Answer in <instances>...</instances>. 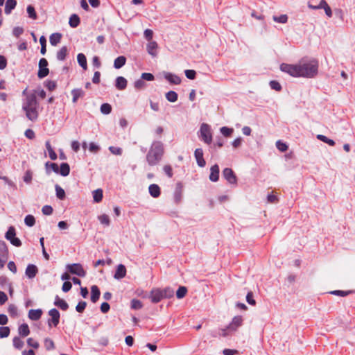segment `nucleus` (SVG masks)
Segmentation results:
<instances>
[{
    "mask_svg": "<svg viewBox=\"0 0 355 355\" xmlns=\"http://www.w3.org/2000/svg\"><path fill=\"white\" fill-rule=\"evenodd\" d=\"M318 60L314 58L308 61L302 59L298 64H295L282 63L280 65V70L282 72L295 78H315L318 73Z\"/></svg>",
    "mask_w": 355,
    "mask_h": 355,
    "instance_id": "obj_1",
    "label": "nucleus"
},
{
    "mask_svg": "<svg viewBox=\"0 0 355 355\" xmlns=\"http://www.w3.org/2000/svg\"><path fill=\"white\" fill-rule=\"evenodd\" d=\"M164 154V144L160 141H153L146 155V162L149 166H155L162 159Z\"/></svg>",
    "mask_w": 355,
    "mask_h": 355,
    "instance_id": "obj_2",
    "label": "nucleus"
},
{
    "mask_svg": "<svg viewBox=\"0 0 355 355\" xmlns=\"http://www.w3.org/2000/svg\"><path fill=\"white\" fill-rule=\"evenodd\" d=\"M199 137L207 144H210L212 142V134L211 127L207 123H202L200 125L199 130Z\"/></svg>",
    "mask_w": 355,
    "mask_h": 355,
    "instance_id": "obj_3",
    "label": "nucleus"
},
{
    "mask_svg": "<svg viewBox=\"0 0 355 355\" xmlns=\"http://www.w3.org/2000/svg\"><path fill=\"white\" fill-rule=\"evenodd\" d=\"M5 238L15 247H20L22 245L21 240L16 236V230L13 226L8 227L6 232Z\"/></svg>",
    "mask_w": 355,
    "mask_h": 355,
    "instance_id": "obj_4",
    "label": "nucleus"
},
{
    "mask_svg": "<svg viewBox=\"0 0 355 355\" xmlns=\"http://www.w3.org/2000/svg\"><path fill=\"white\" fill-rule=\"evenodd\" d=\"M66 268L73 275H76L80 277H84L86 275V271L80 263L67 264Z\"/></svg>",
    "mask_w": 355,
    "mask_h": 355,
    "instance_id": "obj_5",
    "label": "nucleus"
},
{
    "mask_svg": "<svg viewBox=\"0 0 355 355\" xmlns=\"http://www.w3.org/2000/svg\"><path fill=\"white\" fill-rule=\"evenodd\" d=\"M312 1H313V0L309 1L308 2V7L310 9L319 10L323 8L324 10L325 14L329 17H332V10L325 0H321L317 6H312Z\"/></svg>",
    "mask_w": 355,
    "mask_h": 355,
    "instance_id": "obj_6",
    "label": "nucleus"
},
{
    "mask_svg": "<svg viewBox=\"0 0 355 355\" xmlns=\"http://www.w3.org/2000/svg\"><path fill=\"white\" fill-rule=\"evenodd\" d=\"M49 315L51 316V318L48 319L47 323L49 327H56L59 322L60 318V314L58 309L53 308L49 311Z\"/></svg>",
    "mask_w": 355,
    "mask_h": 355,
    "instance_id": "obj_7",
    "label": "nucleus"
},
{
    "mask_svg": "<svg viewBox=\"0 0 355 355\" xmlns=\"http://www.w3.org/2000/svg\"><path fill=\"white\" fill-rule=\"evenodd\" d=\"M48 61L46 58H41L39 61V69L37 71V76L42 79L47 76L49 73V69L48 68Z\"/></svg>",
    "mask_w": 355,
    "mask_h": 355,
    "instance_id": "obj_8",
    "label": "nucleus"
},
{
    "mask_svg": "<svg viewBox=\"0 0 355 355\" xmlns=\"http://www.w3.org/2000/svg\"><path fill=\"white\" fill-rule=\"evenodd\" d=\"M223 177L228 183L232 185L237 184V177L233 170L230 168H225L222 172Z\"/></svg>",
    "mask_w": 355,
    "mask_h": 355,
    "instance_id": "obj_9",
    "label": "nucleus"
},
{
    "mask_svg": "<svg viewBox=\"0 0 355 355\" xmlns=\"http://www.w3.org/2000/svg\"><path fill=\"white\" fill-rule=\"evenodd\" d=\"M37 101L35 94H27L24 100L22 108L26 109L31 107H37Z\"/></svg>",
    "mask_w": 355,
    "mask_h": 355,
    "instance_id": "obj_10",
    "label": "nucleus"
},
{
    "mask_svg": "<svg viewBox=\"0 0 355 355\" xmlns=\"http://www.w3.org/2000/svg\"><path fill=\"white\" fill-rule=\"evenodd\" d=\"M149 298L150 299L151 302L154 304H157L162 300L164 299L161 291V288L152 289L150 293Z\"/></svg>",
    "mask_w": 355,
    "mask_h": 355,
    "instance_id": "obj_11",
    "label": "nucleus"
},
{
    "mask_svg": "<svg viewBox=\"0 0 355 355\" xmlns=\"http://www.w3.org/2000/svg\"><path fill=\"white\" fill-rule=\"evenodd\" d=\"M243 319L241 315L234 316L232 322L227 327L228 330L236 331L239 327L243 324Z\"/></svg>",
    "mask_w": 355,
    "mask_h": 355,
    "instance_id": "obj_12",
    "label": "nucleus"
},
{
    "mask_svg": "<svg viewBox=\"0 0 355 355\" xmlns=\"http://www.w3.org/2000/svg\"><path fill=\"white\" fill-rule=\"evenodd\" d=\"M182 191L183 186L181 182H178L176 184V187L173 194L174 202L176 205H178L181 202L182 198Z\"/></svg>",
    "mask_w": 355,
    "mask_h": 355,
    "instance_id": "obj_13",
    "label": "nucleus"
},
{
    "mask_svg": "<svg viewBox=\"0 0 355 355\" xmlns=\"http://www.w3.org/2000/svg\"><path fill=\"white\" fill-rule=\"evenodd\" d=\"M194 157L198 166L204 167L206 165V162L203 157V150L202 148H196L194 152Z\"/></svg>",
    "mask_w": 355,
    "mask_h": 355,
    "instance_id": "obj_14",
    "label": "nucleus"
},
{
    "mask_svg": "<svg viewBox=\"0 0 355 355\" xmlns=\"http://www.w3.org/2000/svg\"><path fill=\"white\" fill-rule=\"evenodd\" d=\"M23 110L26 112V116L29 120L34 121L37 119L38 113L37 111V107H31Z\"/></svg>",
    "mask_w": 355,
    "mask_h": 355,
    "instance_id": "obj_15",
    "label": "nucleus"
},
{
    "mask_svg": "<svg viewBox=\"0 0 355 355\" xmlns=\"http://www.w3.org/2000/svg\"><path fill=\"white\" fill-rule=\"evenodd\" d=\"M220 169L218 164L213 165L210 168L209 180L211 182H216L219 180Z\"/></svg>",
    "mask_w": 355,
    "mask_h": 355,
    "instance_id": "obj_16",
    "label": "nucleus"
},
{
    "mask_svg": "<svg viewBox=\"0 0 355 355\" xmlns=\"http://www.w3.org/2000/svg\"><path fill=\"white\" fill-rule=\"evenodd\" d=\"M38 272L37 267L34 264H28L26 268L25 274L29 279L34 278Z\"/></svg>",
    "mask_w": 355,
    "mask_h": 355,
    "instance_id": "obj_17",
    "label": "nucleus"
},
{
    "mask_svg": "<svg viewBox=\"0 0 355 355\" xmlns=\"http://www.w3.org/2000/svg\"><path fill=\"white\" fill-rule=\"evenodd\" d=\"M126 275V268L123 264H119L117 266L116 272L114 273V277L116 279H121L123 278Z\"/></svg>",
    "mask_w": 355,
    "mask_h": 355,
    "instance_id": "obj_18",
    "label": "nucleus"
},
{
    "mask_svg": "<svg viewBox=\"0 0 355 355\" xmlns=\"http://www.w3.org/2000/svg\"><path fill=\"white\" fill-rule=\"evenodd\" d=\"M42 310L40 309H31L28 311V318L30 320L33 321H37L40 320L42 315Z\"/></svg>",
    "mask_w": 355,
    "mask_h": 355,
    "instance_id": "obj_19",
    "label": "nucleus"
},
{
    "mask_svg": "<svg viewBox=\"0 0 355 355\" xmlns=\"http://www.w3.org/2000/svg\"><path fill=\"white\" fill-rule=\"evenodd\" d=\"M164 78L171 84L180 85L181 83V78L178 76L173 74L171 73H166L164 75Z\"/></svg>",
    "mask_w": 355,
    "mask_h": 355,
    "instance_id": "obj_20",
    "label": "nucleus"
},
{
    "mask_svg": "<svg viewBox=\"0 0 355 355\" xmlns=\"http://www.w3.org/2000/svg\"><path fill=\"white\" fill-rule=\"evenodd\" d=\"M72 102L76 103L79 98H83L85 95V92L81 88H76L71 90Z\"/></svg>",
    "mask_w": 355,
    "mask_h": 355,
    "instance_id": "obj_21",
    "label": "nucleus"
},
{
    "mask_svg": "<svg viewBox=\"0 0 355 355\" xmlns=\"http://www.w3.org/2000/svg\"><path fill=\"white\" fill-rule=\"evenodd\" d=\"M128 81L123 76H118L115 80V87L119 90H123L127 87Z\"/></svg>",
    "mask_w": 355,
    "mask_h": 355,
    "instance_id": "obj_22",
    "label": "nucleus"
},
{
    "mask_svg": "<svg viewBox=\"0 0 355 355\" xmlns=\"http://www.w3.org/2000/svg\"><path fill=\"white\" fill-rule=\"evenodd\" d=\"M54 305L60 308L62 311H67L69 309V304L65 300L60 298L58 295L55 297Z\"/></svg>",
    "mask_w": 355,
    "mask_h": 355,
    "instance_id": "obj_23",
    "label": "nucleus"
},
{
    "mask_svg": "<svg viewBox=\"0 0 355 355\" xmlns=\"http://www.w3.org/2000/svg\"><path fill=\"white\" fill-rule=\"evenodd\" d=\"M101 292L98 287L96 285H93L91 287V301L93 303H96L100 297Z\"/></svg>",
    "mask_w": 355,
    "mask_h": 355,
    "instance_id": "obj_24",
    "label": "nucleus"
},
{
    "mask_svg": "<svg viewBox=\"0 0 355 355\" xmlns=\"http://www.w3.org/2000/svg\"><path fill=\"white\" fill-rule=\"evenodd\" d=\"M148 191L150 195L155 198L159 197L161 194L160 187L156 184H150L148 187Z\"/></svg>",
    "mask_w": 355,
    "mask_h": 355,
    "instance_id": "obj_25",
    "label": "nucleus"
},
{
    "mask_svg": "<svg viewBox=\"0 0 355 355\" xmlns=\"http://www.w3.org/2000/svg\"><path fill=\"white\" fill-rule=\"evenodd\" d=\"M80 24V19L77 14H72L69 19V25L71 28H76Z\"/></svg>",
    "mask_w": 355,
    "mask_h": 355,
    "instance_id": "obj_26",
    "label": "nucleus"
},
{
    "mask_svg": "<svg viewBox=\"0 0 355 355\" xmlns=\"http://www.w3.org/2000/svg\"><path fill=\"white\" fill-rule=\"evenodd\" d=\"M126 60V58L123 55L117 57L114 61V67L116 69H121L125 64Z\"/></svg>",
    "mask_w": 355,
    "mask_h": 355,
    "instance_id": "obj_27",
    "label": "nucleus"
},
{
    "mask_svg": "<svg viewBox=\"0 0 355 355\" xmlns=\"http://www.w3.org/2000/svg\"><path fill=\"white\" fill-rule=\"evenodd\" d=\"M17 6V1L16 0H7L5 5V13L6 15H9L12 10L15 8Z\"/></svg>",
    "mask_w": 355,
    "mask_h": 355,
    "instance_id": "obj_28",
    "label": "nucleus"
},
{
    "mask_svg": "<svg viewBox=\"0 0 355 355\" xmlns=\"http://www.w3.org/2000/svg\"><path fill=\"white\" fill-rule=\"evenodd\" d=\"M70 173V166L68 163L63 162L60 164L59 167V173L62 176L66 177Z\"/></svg>",
    "mask_w": 355,
    "mask_h": 355,
    "instance_id": "obj_29",
    "label": "nucleus"
},
{
    "mask_svg": "<svg viewBox=\"0 0 355 355\" xmlns=\"http://www.w3.org/2000/svg\"><path fill=\"white\" fill-rule=\"evenodd\" d=\"M68 54V48L66 46L61 47V49L57 52L56 58L60 61H63L66 59Z\"/></svg>",
    "mask_w": 355,
    "mask_h": 355,
    "instance_id": "obj_30",
    "label": "nucleus"
},
{
    "mask_svg": "<svg viewBox=\"0 0 355 355\" xmlns=\"http://www.w3.org/2000/svg\"><path fill=\"white\" fill-rule=\"evenodd\" d=\"M77 61L78 64L84 69L86 70L87 69V58L86 56L82 53H80L77 55Z\"/></svg>",
    "mask_w": 355,
    "mask_h": 355,
    "instance_id": "obj_31",
    "label": "nucleus"
},
{
    "mask_svg": "<svg viewBox=\"0 0 355 355\" xmlns=\"http://www.w3.org/2000/svg\"><path fill=\"white\" fill-rule=\"evenodd\" d=\"M18 333L22 337H26L30 334L28 325L26 323L21 324L18 327Z\"/></svg>",
    "mask_w": 355,
    "mask_h": 355,
    "instance_id": "obj_32",
    "label": "nucleus"
},
{
    "mask_svg": "<svg viewBox=\"0 0 355 355\" xmlns=\"http://www.w3.org/2000/svg\"><path fill=\"white\" fill-rule=\"evenodd\" d=\"M62 36V34L60 33H55L51 34L49 37L51 44L52 46H56L58 43H60Z\"/></svg>",
    "mask_w": 355,
    "mask_h": 355,
    "instance_id": "obj_33",
    "label": "nucleus"
},
{
    "mask_svg": "<svg viewBox=\"0 0 355 355\" xmlns=\"http://www.w3.org/2000/svg\"><path fill=\"white\" fill-rule=\"evenodd\" d=\"M45 167H46V173H48V174H49L51 173V170H49V168H51V170L54 173H55L57 174L59 173V166L56 163L47 162L45 164Z\"/></svg>",
    "mask_w": 355,
    "mask_h": 355,
    "instance_id": "obj_34",
    "label": "nucleus"
},
{
    "mask_svg": "<svg viewBox=\"0 0 355 355\" xmlns=\"http://www.w3.org/2000/svg\"><path fill=\"white\" fill-rule=\"evenodd\" d=\"M8 254V249L6 242L0 241V257L7 259Z\"/></svg>",
    "mask_w": 355,
    "mask_h": 355,
    "instance_id": "obj_35",
    "label": "nucleus"
},
{
    "mask_svg": "<svg viewBox=\"0 0 355 355\" xmlns=\"http://www.w3.org/2000/svg\"><path fill=\"white\" fill-rule=\"evenodd\" d=\"M45 146L46 150H48L49 157L51 158V159L55 160L58 157V155L54 151L53 148H52L49 141H46Z\"/></svg>",
    "mask_w": 355,
    "mask_h": 355,
    "instance_id": "obj_36",
    "label": "nucleus"
},
{
    "mask_svg": "<svg viewBox=\"0 0 355 355\" xmlns=\"http://www.w3.org/2000/svg\"><path fill=\"white\" fill-rule=\"evenodd\" d=\"M157 44L156 42H150L147 44V51L150 55L153 56H155L157 55Z\"/></svg>",
    "mask_w": 355,
    "mask_h": 355,
    "instance_id": "obj_37",
    "label": "nucleus"
},
{
    "mask_svg": "<svg viewBox=\"0 0 355 355\" xmlns=\"http://www.w3.org/2000/svg\"><path fill=\"white\" fill-rule=\"evenodd\" d=\"M161 291L164 299L171 298L174 295V291L171 287L161 288Z\"/></svg>",
    "mask_w": 355,
    "mask_h": 355,
    "instance_id": "obj_38",
    "label": "nucleus"
},
{
    "mask_svg": "<svg viewBox=\"0 0 355 355\" xmlns=\"http://www.w3.org/2000/svg\"><path fill=\"white\" fill-rule=\"evenodd\" d=\"M55 189L56 197L59 200H64L66 198V194H65L64 190L58 184H56L55 186Z\"/></svg>",
    "mask_w": 355,
    "mask_h": 355,
    "instance_id": "obj_39",
    "label": "nucleus"
},
{
    "mask_svg": "<svg viewBox=\"0 0 355 355\" xmlns=\"http://www.w3.org/2000/svg\"><path fill=\"white\" fill-rule=\"evenodd\" d=\"M103 197V190L101 189H98L93 191V198L95 202H101Z\"/></svg>",
    "mask_w": 355,
    "mask_h": 355,
    "instance_id": "obj_40",
    "label": "nucleus"
},
{
    "mask_svg": "<svg viewBox=\"0 0 355 355\" xmlns=\"http://www.w3.org/2000/svg\"><path fill=\"white\" fill-rule=\"evenodd\" d=\"M166 98L171 103L176 102L178 99V94L174 91H169L166 94Z\"/></svg>",
    "mask_w": 355,
    "mask_h": 355,
    "instance_id": "obj_41",
    "label": "nucleus"
},
{
    "mask_svg": "<svg viewBox=\"0 0 355 355\" xmlns=\"http://www.w3.org/2000/svg\"><path fill=\"white\" fill-rule=\"evenodd\" d=\"M317 139L325 144H327L330 146H334L336 144V142L333 139H329L323 135H318Z\"/></svg>",
    "mask_w": 355,
    "mask_h": 355,
    "instance_id": "obj_42",
    "label": "nucleus"
},
{
    "mask_svg": "<svg viewBox=\"0 0 355 355\" xmlns=\"http://www.w3.org/2000/svg\"><path fill=\"white\" fill-rule=\"evenodd\" d=\"M26 12L28 13V17L32 19H37V15L33 6L28 5L26 8Z\"/></svg>",
    "mask_w": 355,
    "mask_h": 355,
    "instance_id": "obj_43",
    "label": "nucleus"
},
{
    "mask_svg": "<svg viewBox=\"0 0 355 355\" xmlns=\"http://www.w3.org/2000/svg\"><path fill=\"white\" fill-rule=\"evenodd\" d=\"M187 288L186 286H180L176 291V297L178 299H182L187 293Z\"/></svg>",
    "mask_w": 355,
    "mask_h": 355,
    "instance_id": "obj_44",
    "label": "nucleus"
},
{
    "mask_svg": "<svg viewBox=\"0 0 355 355\" xmlns=\"http://www.w3.org/2000/svg\"><path fill=\"white\" fill-rule=\"evenodd\" d=\"M12 344L15 348L21 349L24 347V341L18 336H15L12 339Z\"/></svg>",
    "mask_w": 355,
    "mask_h": 355,
    "instance_id": "obj_45",
    "label": "nucleus"
},
{
    "mask_svg": "<svg viewBox=\"0 0 355 355\" xmlns=\"http://www.w3.org/2000/svg\"><path fill=\"white\" fill-rule=\"evenodd\" d=\"M130 307L134 310H139L143 307V304L139 300L132 299L130 302Z\"/></svg>",
    "mask_w": 355,
    "mask_h": 355,
    "instance_id": "obj_46",
    "label": "nucleus"
},
{
    "mask_svg": "<svg viewBox=\"0 0 355 355\" xmlns=\"http://www.w3.org/2000/svg\"><path fill=\"white\" fill-rule=\"evenodd\" d=\"M6 284H8L9 285V292H10V294L12 295V286H11V284L8 283V279L7 277L6 276H0V286L1 287L3 288Z\"/></svg>",
    "mask_w": 355,
    "mask_h": 355,
    "instance_id": "obj_47",
    "label": "nucleus"
},
{
    "mask_svg": "<svg viewBox=\"0 0 355 355\" xmlns=\"http://www.w3.org/2000/svg\"><path fill=\"white\" fill-rule=\"evenodd\" d=\"M24 223L28 227H33L35 224V218L33 215L28 214L24 218Z\"/></svg>",
    "mask_w": 355,
    "mask_h": 355,
    "instance_id": "obj_48",
    "label": "nucleus"
},
{
    "mask_svg": "<svg viewBox=\"0 0 355 355\" xmlns=\"http://www.w3.org/2000/svg\"><path fill=\"white\" fill-rule=\"evenodd\" d=\"M220 131L224 137H229L233 133L234 129L232 128L223 126V127L220 128Z\"/></svg>",
    "mask_w": 355,
    "mask_h": 355,
    "instance_id": "obj_49",
    "label": "nucleus"
},
{
    "mask_svg": "<svg viewBox=\"0 0 355 355\" xmlns=\"http://www.w3.org/2000/svg\"><path fill=\"white\" fill-rule=\"evenodd\" d=\"M352 291H341V290H335L330 292V294L337 295V296H347L348 295L352 293Z\"/></svg>",
    "mask_w": 355,
    "mask_h": 355,
    "instance_id": "obj_50",
    "label": "nucleus"
},
{
    "mask_svg": "<svg viewBox=\"0 0 355 355\" xmlns=\"http://www.w3.org/2000/svg\"><path fill=\"white\" fill-rule=\"evenodd\" d=\"M98 219L100 223L106 226H109L110 225V220L109 216L107 214H102L98 216Z\"/></svg>",
    "mask_w": 355,
    "mask_h": 355,
    "instance_id": "obj_51",
    "label": "nucleus"
},
{
    "mask_svg": "<svg viewBox=\"0 0 355 355\" xmlns=\"http://www.w3.org/2000/svg\"><path fill=\"white\" fill-rule=\"evenodd\" d=\"M101 112L104 114H109L112 112V106L109 103H103L101 105Z\"/></svg>",
    "mask_w": 355,
    "mask_h": 355,
    "instance_id": "obj_52",
    "label": "nucleus"
},
{
    "mask_svg": "<svg viewBox=\"0 0 355 355\" xmlns=\"http://www.w3.org/2000/svg\"><path fill=\"white\" fill-rule=\"evenodd\" d=\"M8 312L10 317H12V318L17 317V306L13 304H10L8 308Z\"/></svg>",
    "mask_w": 355,
    "mask_h": 355,
    "instance_id": "obj_53",
    "label": "nucleus"
},
{
    "mask_svg": "<svg viewBox=\"0 0 355 355\" xmlns=\"http://www.w3.org/2000/svg\"><path fill=\"white\" fill-rule=\"evenodd\" d=\"M40 43L41 45L40 53L44 55L46 52V39L44 36H41L40 38Z\"/></svg>",
    "mask_w": 355,
    "mask_h": 355,
    "instance_id": "obj_54",
    "label": "nucleus"
},
{
    "mask_svg": "<svg viewBox=\"0 0 355 355\" xmlns=\"http://www.w3.org/2000/svg\"><path fill=\"white\" fill-rule=\"evenodd\" d=\"M44 86L49 90L53 91L57 87V83L54 80H47L44 82Z\"/></svg>",
    "mask_w": 355,
    "mask_h": 355,
    "instance_id": "obj_55",
    "label": "nucleus"
},
{
    "mask_svg": "<svg viewBox=\"0 0 355 355\" xmlns=\"http://www.w3.org/2000/svg\"><path fill=\"white\" fill-rule=\"evenodd\" d=\"M270 88L277 92H280L282 89V87L277 80H271L269 83Z\"/></svg>",
    "mask_w": 355,
    "mask_h": 355,
    "instance_id": "obj_56",
    "label": "nucleus"
},
{
    "mask_svg": "<svg viewBox=\"0 0 355 355\" xmlns=\"http://www.w3.org/2000/svg\"><path fill=\"white\" fill-rule=\"evenodd\" d=\"M288 16L286 15H281L280 16H274L273 20L275 22L285 24L288 21Z\"/></svg>",
    "mask_w": 355,
    "mask_h": 355,
    "instance_id": "obj_57",
    "label": "nucleus"
},
{
    "mask_svg": "<svg viewBox=\"0 0 355 355\" xmlns=\"http://www.w3.org/2000/svg\"><path fill=\"white\" fill-rule=\"evenodd\" d=\"M246 302L252 306L256 305V300L254 299V294L252 291H248L246 295Z\"/></svg>",
    "mask_w": 355,
    "mask_h": 355,
    "instance_id": "obj_58",
    "label": "nucleus"
},
{
    "mask_svg": "<svg viewBox=\"0 0 355 355\" xmlns=\"http://www.w3.org/2000/svg\"><path fill=\"white\" fill-rule=\"evenodd\" d=\"M10 330L8 327H0V338H7L10 334Z\"/></svg>",
    "mask_w": 355,
    "mask_h": 355,
    "instance_id": "obj_59",
    "label": "nucleus"
},
{
    "mask_svg": "<svg viewBox=\"0 0 355 355\" xmlns=\"http://www.w3.org/2000/svg\"><path fill=\"white\" fill-rule=\"evenodd\" d=\"M276 146L277 149L281 152H285L288 148V145L286 143L281 141L280 140L276 142Z\"/></svg>",
    "mask_w": 355,
    "mask_h": 355,
    "instance_id": "obj_60",
    "label": "nucleus"
},
{
    "mask_svg": "<svg viewBox=\"0 0 355 355\" xmlns=\"http://www.w3.org/2000/svg\"><path fill=\"white\" fill-rule=\"evenodd\" d=\"M108 149L112 154L115 155H121L123 153V150L120 147L112 146H110Z\"/></svg>",
    "mask_w": 355,
    "mask_h": 355,
    "instance_id": "obj_61",
    "label": "nucleus"
},
{
    "mask_svg": "<svg viewBox=\"0 0 355 355\" xmlns=\"http://www.w3.org/2000/svg\"><path fill=\"white\" fill-rule=\"evenodd\" d=\"M87 306V302L85 301H80L76 306V311L78 313H83Z\"/></svg>",
    "mask_w": 355,
    "mask_h": 355,
    "instance_id": "obj_62",
    "label": "nucleus"
},
{
    "mask_svg": "<svg viewBox=\"0 0 355 355\" xmlns=\"http://www.w3.org/2000/svg\"><path fill=\"white\" fill-rule=\"evenodd\" d=\"M186 77L190 80H194L196 77V72L195 70L187 69L184 71Z\"/></svg>",
    "mask_w": 355,
    "mask_h": 355,
    "instance_id": "obj_63",
    "label": "nucleus"
},
{
    "mask_svg": "<svg viewBox=\"0 0 355 355\" xmlns=\"http://www.w3.org/2000/svg\"><path fill=\"white\" fill-rule=\"evenodd\" d=\"M134 87L137 89H141L146 87V83L141 78L137 80L134 83Z\"/></svg>",
    "mask_w": 355,
    "mask_h": 355,
    "instance_id": "obj_64",
    "label": "nucleus"
}]
</instances>
